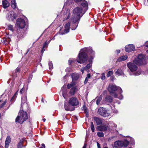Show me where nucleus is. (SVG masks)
<instances>
[{
    "mask_svg": "<svg viewBox=\"0 0 148 148\" xmlns=\"http://www.w3.org/2000/svg\"><path fill=\"white\" fill-rule=\"evenodd\" d=\"M77 3L81 2V5L82 7H77L75 8L73 11L71 20L73 22L74 27H72V30L76 29L77 25L76 23L79 20L80 18L85 13L88 9V6L87 2L84 0H74Z\"/></svg>",
    "mask_w": 148,
    "mask_h": 148,
    "instance_id": "1",
    "label": "nucleus"
},
{
    "mask_svg": "<svg viewBox=\"0 0 148 148\" xmlns=\"http://www.w3.org/2000/svg\"><path fill=\"white\" fill-rule=\"evenodd\" d=\"M146 58L145 55L141 54H139L137 58L133 60V62H129L127 64V66L132 72L130 73V75L138 76L141 73L140 71H138L135 72L138 69L137 66L135 64L138 65L145 64H146Z\"/></svg>",
    "mask_w": 148,
    "mask_h": 148,
    "instance_id": "2",
    "label": "nucleus"
},
{
    "mask_svg": "<svg viewBox=\"0 0 148 148\" xmlns=\"http://www.w3.org/2000/svg\"><path fill=\"white\" fill-rule=\"evenodd\" d=\"M87 53L90 54H94V52L92 49L89 47L88 48H84L82 49L78 55V59L77 61L79 63H82L85 62L87 60Z\"/></svg>",
    "mask_w": 148,
    "mask_h": 148,
    "instance_id": "3",
    "label": "nucleus"
},
{
    "mask_svg": "<svg viewBox=\"0 0 148 148\" xmlns=\"http://www.w3.org/2000/svg\"><path fill=\"white\" fill-rule=\"evenodd\" d=\"M108 89L109 92L111 95L114 96V97L118 98L119 99H122L123 98V96L121 95L118 97L117 94L114 92L116 90H118L121 93L122 92V90L121 88L119 86H116L114 84H110L109 85Z\"/></svg>",
    "mask_w": 148,
    "mask_h": 148,
    "instance_id": "4",
    "label": "nucleus"
},
{
    "mask_svg": "<svg viewBox=\"0 0 148 148\" xmlns=\"http://www.w3.org/2000/svg\"><path fill=\"white\" fill-rule=\"evenodd\" d=\"M28 118V116L26 112L23 110H20L18 115L16 118L15 121L16 123L18 122L21 124L27 119Z\"/></svg>",
    "mask_w": 148,
    "mask_h": 148,
    "instance_id": "5",
    "label": "nucleus"
},
{
    "mask_svg": "<svg viewBox=\"0 0 148 148\" xmlns=\"http://www.w3.org/2000/svg\"><path fill=\"white\" fill-rule=\"evenodd\" d=\"M71 16L72 15L69 9L63 10L62 12L61 17L63 21L69 20V22H72L73 23V22L71 20Z\"/></svg>",
    "mask_w": 148,
    "mask_h": 148,
    "instance_id": "6",
    "label": "nucleus"
},
{
    "mask_svg": "<svg viewBox=\"0 0 148 148\" xmlns=\"http://www.w3.org/2000/svg\"><path fill=\"white\" fill-rule=\"evenodd\" d=\"M129 142L126 139L124 140H117L114 142L113 146L114 148H121L123 146L127 147L129 145Z\"/></svg>",
    "mask_w": 148,
    "mask_h": 148,
    "instance_id": "7",
    "label": "nucleus"
},
{
    "mask_svg": "<svg viewBox=\"0 0 148 148\" xmlns=\"http://www.w3.org/2000/svg\"><path fill=\"white\" fill-rule=\"evenodd\" d=\"M16 26L20 28H23L25 27V24L24 20L21 18H18L16 21Z\"/></svg>",
    "mask_w": 148,
    "mask_h": 148,
    "instance_id": "8",
    "label": "nucleus"
},
{
    "mask_svg": "<svg viewBox=\"0 0 148 148\" xmlns=\"http://www.w3.org/2000/svg\"><path fill=\"white\" fill-rule=\"evenodd\" d=\"M98 113L101 116L106 117L110 116V114L108 113L106 109L102 107H100L98 109Z\"/></svg>",
    "mask_w": 148,
    "mask_h": 148,
    "instance_id": "9",
    "label": "nucleus"
},
{
    "mask_svg": "<svg viewBox=\"0 0 148 148\" xmlns=\"http://www.w3.org/2000/svg\"><path fill=\"white\" fill-rule=\"evenodd\" d=\"M17 16V15L16 13L13 11H10L8 14L6 18L9 21H13L16 19Z\"/></svg>",
    "mask_w": 148,
    "mask_h": 148,
    "instance_id": "10",
    "label": "nucleus"
},
{
    "mask_svg": "<svg viewBox=\"0 0 148 148\" xmlns=\"http://www.w3.org/2000/svg\"><path fill=\"white\" fill-rule=\"evenodd\" d=\"M69 104L72 106H76L79 104V101L78 99L75 97L71 98L69 101Z\"/></svg>",
    "mask_w": 148,
    "mask_h": 148,
    "instance_id": "11",
    "label": "nucleus"
},
{
    "mask_svg": "<svg viewBox=\"0 0 148 148\" xmlns=\"http://www.w3.org/2000/svg\"><path fill=\"white\" fill-rule=\"evenodd\" d=\"M71 22H69L64 25V32H60V34H61L63 35L69 32L70 28V23Z\"/></svg>",
    "mask_w": 148,
    "mask_h": 148,
    "instance_id": "12",
    "label": "nucleus"
},
{
    "mask_svg": "<svg viewBox=\"0 0 148 148\" xmlns=\"http://www.w3.org/2000/svg\"><path fill=\"white\" fill-rule=\"evenodd\" d=\"M135 49L134 46L133 45H127L125 47V51L127 52H130L133 51Z\"/></svg>",
    "mask_w": 148,
    "mask_h": 148,
    "instance_id": "13",
    "label": "nucleus"
},
{
    "mask_svg": "<svg viewBox=\"0 0 148 148\" xmlns=\"http://www.w3.org/2000/svg\"><path fill=\"white\" fill-rule=\"evenodd\" d=\"M64 108L65 110L67 111H73L74 108L70 106L69 104L65 102Z\"/></svg>",
    "mask_w": 148,
    "mask_h": 148,
    "instance_id": "14",
    "label": "nucleus"
},
{
    "mask_svg": "<svg viewBox=\"0 0 148 148\" xmlns=\"http://www.w3.org/2000/svg\"><path fill=\"white\" fill-rule=\"evenodd\" d=\"M109 127L107 125H101L97 127L98 130L100 131H104L107 130Z\"/></svg>",
    "mask_w": 148,
    "mask_h": 148,
    "instance_id": "15",
    "label": "nucleus"
},
{
    "mask_svg": "<svg viewBox=\"0 0 148 148\" xmlns=\"http://www.w3.org/2000/svg\"><path fill=\"white\" fill-rule=\"evenodd\" d=\"M11 142V138L9 136H8L6 138L5 147V148H8L9 146V144Z\"/></svg>",
    "mask_w": 148,
    "mask_h": 148,
    "instance_id": "16",
    "label": "nucleus"
},
{
    "mask_svg": "<svg viewBox=\"0 0 148 148\" xmlns=\"http://www.w3.org/2000/svg\"><path fill=\"white\" fill-rule=\"evenodd\" d=\"M51 39H50L48 42H47V41L44 43L43 47L41 51V52L42 53H43V52L45 50V48H46L47 47L50 41H51Z\"/></svg>",
    "mask_w": 148,
    "mask_h": 148,
    "instance_id": "17",
    "label": "nucleus"
},
{
    "mask_svg": "<svg viewBox=\"0 0 148 148\" xmlns=\"http://www.w3.org/2000/svg\"><path fill=\"white\" fill-rule=\"evenodd\" d=\"M92 65V63L90 62L88 64L86 67H84V70L88 72H89V71L90 70Z\"/></svg>",
    "mask_w": 148,
    "mask_h": 148,
    "instance_id": "18",
    "label": "nucleus"
},
{
    "mask_svg": "<svg viewBox=\"0 0 148 148\" xmlns=\"http://www.w3.org/2000/svg\"><path fill=\"white\" fill-rule=\"evenodd\" d=\"M3 7L4 8H6L9 5L10 3L7 0H3L2 1Z\"/></svg>",
    "mask_w": 148,
    "mask_h": 148,
    "instance_id": "19",
    "label": "nucleus"
},
{
    "mask_svg": "<svg viewBox=\"0 0 148 148\" xmlns=\"http://www.w3.org/2000/svg\"><path fill=\"white\" fill-rule=\"evenodd\" d=\"M71 76L73 80H77L79 77V74L78 73H72L71 74Z\"/></svg>",
    "mask_w": 148,
    "mask_h": 148,
    "instance_id": "20",
    "label": "nucleus"
},
{
    "mask_svg": "<svg viewBox=\"0 0 148 148\" xmlns=\"http://www.w3.org/2000/svg\"><path fill=\"white\" fill-rule=\"evenodd\" d=\"M27 100L26 96L22 97V101L21 103V107H22L23 105L26 106L27 104L26 103V101Z\"/></svg>",
    "mask_w": 148,
    "mask_h": 148,
    "instance_id": "21",
    "label": "nucleus"
},
{
    "mask_svg": "<svg viewBox=\"0 0 148 148\" xmlns=\"http://www.w3.org/2000/svg\"><path fill=\"white\" fill-rule=\"evenodd\" d=\"M127 58V56L126 55L121 56L118 58L117 61L121 62L126 60Z\"/></svg>",
    "mask_w": 148,
    "mask_h": 148,
    "instance_id": "22",
    "label": "nucleus"
},
{
    "mask_svg": "<svg viewBox=\"0 0 148 148\" xmlns=\"http://www.w3.org/2000/svg\"><path fill=\"white\" fill-rule=\"evenodd\" d=\"M105 101L108 102H111L112 101V99L111 96L107 95L105 99Z\"/></svg>",
    "mask_w": 148,
    "mask_h": 148,
    "instance_id": "23",
    "label": "nucleus"
},
{
    "mask_svg": "<svg viewBox=\"0 0 148 148\" xmlns=\"http://www.w3.org/2000/svg\"><path fill=\"white\" fill-rule=\"evenodd\" d=\"M123 74V72L121 69H118L115 72V74L118 76L122 75Z\"/></svg>",
    "mask_w": 148,
    "mask_h": 148,
    "instance_id": "24",
    "label": "nucleus"
},
{
    "mask_svg": "<svg viewBox=\"0 0 148 148\" xmlns=\"http://www.w3.org/2000/svg\"><path fill=\"white\" fill-rule=\"evenodd\" d=\"M20 68L19 67H18L12 73V75L14 77H16L17 75V74L20 71Z\"/></svg>",
    "mask_w": 148,
    "mask_h": 148,
    "instance_id": "25",
    "label": "nucleus"
},
{
    "mask_svg": "<svg viewBox=\"0 0 148 148\" xmlns=\"http://www.w3.org/2000/svg\"><path fill=\"white\" fill-rule=\"evenodd\" d=\"M23 140L22 139L18 142L17 145V148H22L23 147Z\"/></svg>",
    "mask_w": 148,
    "mask_h": 148,
    "instance_id": "26",
    "label": "nucleus"
},
{
    "mask_svg": "<svg viewBox=\"0 0 148 148\" xmlns=\"http://www.w3.org/2000/svg\"><path fill=\"white\" fill-rule=\"evenodd\" d=\"M94 119L96 121L97 124L100 125L102 123V121L100 119L95 117L94 118Z\"/></svg>",
    "mask_w": 148,
    "mask_h": 148,
    "instance_id": "27",
    "label": "nucleus"
},
{
    "mask_svg": "<svg viewBox=\"0 0 148 148\" xmlns=\"http://www.w3.org/2000/svg\"><path fill=\"white\" fill-rule=\"evenodd\" d=\"M11 5L13 9H15L16 7L17 6L15 0H12L11 2Z\"/></svg>",
    "mask_w": 148,
    "mask_h": 148,
    "instance_id": "28",
    "label": "nucleus"
},
{
    "mask_svg": "<svg viewBox=\"0 0 148 148\" xmlns=\"http://www.w3.org/2000/svg\"><path fill=\"white\" fill-rule=\"evenodd\" d=\"M127 138L128 140H130L131 145H133L135 144V142L133 138L130 137H128Z\"/></svg>",
    "mask_w": 148,
    "mask_h": 148,
    "instance_id": "29",
    "label": "nucleus"
},
{
    "mask_svg": "<svg viewBox=\"0 0 148 148\" xmlns=\"http://www.w3.org/2000/svg\"><path fill=\"white\" fill-rule=\"evenodd\" d=\"M102 95H100L99 97H98L96 101V104L97 105H98L100 104V102L102 100Z\"/></svg>",
    "mask_w": 148,
    "mask_h": 148,
    "instance_id": "30",
    "label": "nucleus"
},
{
    "mask_svg": "<svg viewBox=\"0 0 148 148\" xmlns=\"http://www.w3.org/2000/svg\"><path fill=\"white\" fill-rule=\"evenodd\" d=\"M76 91V88L75 87H73L71 89L70 93L71 95H73L74 94Z\"/></svg>",
    "mask_w": 148,
    "mask_h": 148,
    "instance_id": "31",
    "label": "nucleus"
},
{
    "mask_svg": "<svg viewBox=\"0 0 148 148\" xmlns=\"http://www.w3.org/2000/svg\"><path fill=\"white\" fill-rule=\"evenodd\" d=\"M75 85V83L74 82H73L71 84H68L67 86V87L68 89H69L71 88L74 87V86Z\"/></svg>",
    "mask_w": 148,
    "mask_h": 148,
    "instance_id": "32",
    "label": "nucleus"
},
{
    "mask_svg": "<svg viewBox=\"0 0 148 148\" xmlns=\"http://www.w3.org/2000/svg\"><path fill=\"white\" fill-rule=\"evenodd\" d=\"M49 69L50 70H52L53 68V65L52 63V62L51 61H49Z\"/></svg>",
    "mask_w": 148,
    "mask_h": 148,
    "instance_id": "33",
    "label": "nucleus"
},
{
    "mask_svg": "<svg viewBox=\"0 0 148 148\" xmlns=\"http://www.w3.org/2000/svg\"><path fill=\"white\" fill-rule=\"evenodd\" d=\"M97 135L99 137H103L104 136L103 133L101 132H98Z\"/></svg>",
    "mask_w": 148,
    "mask_h": 148,
    "instance_id": "34",
    "label": "nucleus"
},
{
    "mask_svg": "<svg viewBox=\"0 0 148 148\" xmlns=\"http://www.w3.org/2000/svg\"><path fill=\"white\" fill-rule=\"evenodd\" d=\"M90 127L92 132H94L95 131V128L93 123L92 122H91V123Z\"/></svg>",
    "mask_w": 148,
    "mask_h": 148,
    "instance_id": "35",
    "label": "nucleus"
},
{
    "mask_svg": "<svg viewBox=\"0 0 148 148\" xmlns=\"http://www.w3.org/2000/svg\"><path fill=\"white\" fill-rule=\"evenodd\" d=\"M113 74V72L112 71H109L107 75V76L108 77H110L111 75Z\"/></svg>",
    "mask_w": 148,
    "mask_h": 148,
    "instance_id": "36",
    "label": "nucleus"
},
{
    "mask_svg": "<svg viewBox=\"0 0 148 148\" xmlns=\"http://www.w3.org/2000/svg\"><path fill=\"white\" fill-rule=\"evenodd\" d=\"M17 92L18 91H16L14 94L13 96L12 97L11 99L12 100H14L16 98V97L17 96Z\"/></svg>",
    "mask_w": 148,
    "mask_h": 148,
    "instance_id": "37",
    "label": "nucleus"
},
{
    "mask_svg": "<svg viewBox=\"0 0 148 148\" xmlns=\"http://www.w3.org/2000/svg\"><path fill=\"white\" fill-rule=\"evenodd\" d=\"M114 138H115L114 136H112L110 137L108 139V141L109 142H110L111 141L114 140Z\"/></svg>",
    "mask_w": 148,
    "mask_h": 148,
    "instance_id": "38",
    "label": "nucleus"
},
{
    "mask_svg": "<svg viewBox=\"0 0 148 148\" xmlns=\"http://www.w3.org/2000/svg\"><path fill=\"white\" fill-rule=\"evenodd\" d=\"M105 74L104 73H103L101 74V78L102 80H104L105 79Z\"/></svg>",
    "mask_w": 148,
    "mask_h": 148,
    "instance_id": "39",
    "label": "nucleus"
},
{
    "mask_svg": "<svg viewBox=\"0 0 148 148\" xmlns=\"http://www.w3.org/2000/svg\"><path fill=\"white\" fill-rule=\"evenodd\" d=\"M8 28L9 30H10L12 31H13V26L12 25H9L8 27Z\"/></svg>",
    "mask_w": 148,
    "mask_h": 148,
    "instance_id": "40",
    "label": "nucleus"
},
{
    "mask_svg": "<svg viewBox=\"0 0 148 148\" xmlns=\"http://www.w3.org/2000/svg\"><path fill=\"white\" fill-rule=\"evenodd\" d=\"M6 103V101H4L1 105L0 108L2 107L5 105V103Z\"/></svg>",
    "mask_w": 148,
    "mask_h": 148,
    "instance_id": "41",
    "label": "nucleus"
},
{
    "mask_svg": "<svg viewBox=\"0 0 148 148\" xmlns=\"http://www.w3.org/2000/svg\"><path fill=\"white\" fill-rule=\"evenodd\" d=\"M66 92L65 91H64V92L63 91L62 92V95L64 97V98L66 99V95L65 94V93Z\"/></svg>",
    "mask_w": 148,
    "mask_h": 148,
    "instance_id": "42",
    "label": "nucleus"
},
{
    "mask_svg": "<svg viewBox=\"0 0 148 148\" xmlns=\"http://www.w3.org/2000/svg\"><path fill=\"white\" fill-rule=\"evenodd\" d=\"M73 59H70L68 61V63L69 64H70L73 62Z\"/></svg>",
    "mask_w": 148,
    "mask_h": 148,
    "instance_id": "43",
    "label": "nucleus"
},
{
    "mask_svg": "<svg viewBox=\"0 0 148 148\" xmlns=\"http://www.w3.org/2000/svg\"><path fill=\"white\" fill-rule=\"evenodd\" d=\"M88 78H87V77H86V78L85 79V81H84V84H86L87 83V82L88 81Z\"/></svg>",
    "mask_w": 148,
    "mask_h": 148,
    "instance_id": "44",
    "label": "nucleus"
},
{
    "mask_svg": "<svg viewBox=\"0 0 148 148\" xmlns=\"http://www.w3.org/2000/svg\"><path fill=\"white\" fill-rule=\"evenodd\" d=\"M91 75L90 73H88L87 75V77H87V78H90V77Z\"/></svg>",
    "mask_w": 148,
    "mask_h": 148,
    "instance_id": "45",
    "label": "nucleus"
},
{
    "mask_svg": "<svg viewBox=\"0 0 148 148\" xmlns=\"http://www.w3.org/2000/svg\"><path fill=\"white\" fill-rule=\"evenodd\" d=\"M97 146L98 148H101L100 145L98 142L97 143Z\"/></svg>",
    "mask_w": 148,
    "mask_h": 148,
    "instance_id": "46",
    "label": "nucleus"
},
{
    "mask_svg": "<svg viewBox=\"0 0 148 148\" xmlns=\"http://www.w3.org/2000/svg\"><path fill=\"white\" fill-rule=\"evenodd\" d=\"M145 46L146 47H148V42H147L145 44Z\"/></svg>",
    "mask_w": 148,
    "mask_h": 148,
    "instance_id": "47",
    "label": "nucleus"
},
{
    "mask_svg": "<svg viewBox=\"0 0 148 148\" xmlns=\"http://www.w3.org/2000/svg\"><path fill=\"white\" fill-rule=\"evenodd\" d=\"M86 144H84V146L82 148H86Z\"/></svg>",
    "mask_w": 148,
    "mask_h": 148,
    "instance_id": "48",
    "label": "nucleus"
},
{
    "mask_svg": "<svg viewBox=\"0 0 148 148\" xmlns=\"http://www.w3.org/2000/svg\"><path fill=\"white\" fill-rule=\"evenodd\" d=\"M116 53H119L120 52V50H116Z\"/></svg>",
    "mask_w": 148,
    "mask_h": 148,
    "instance_id": "49",
    "label": "nucleus"
},
{
    "mask_svg": "<svg viewBox=\"0 0 148 148\" xmlns=\"http://www.w3.org/2000/svg\"><path fill=\"white\" fill-rule=\"evenodd\" d=\"M84 67L82 69H81V71H82V73H84Z\"/></svg>",
    "mask_w": 148,
    "mask_h": 148,
    "instance_id": "50",
    "label": "nucleus"
},
{
    "mask_svg": "<svg viewBox=\"0 0 148 148\" xmlns=\"http://www.w3.org/2000/svg\"><path fill=\"white\" fill-rule=\"evenodd\" d=\"M32 76L33 75H31L29 77V79L30 80L31 79L32 77Z\"/></svg>",
    "mask_w": 148,
    "mask_h": 148,
    "instance_id": "51",
    "label": "nucleus"
},
{
    "mask_svg": "<svg viewBox=\"0 0 148 148\" xmlns=\"http://www.w3.org/2000/svg\"><path fill=\"white\" fill-rule=\"evenodd\" d=\"M117 112H118V111H117V110H114V111H113V112H114V113H117Z\"/></svg>",
    "mask_w": 148,
    "mask_h": 148,
    "instance_id": "52",
    "label": "nucleus"
},
{
    "mask_svg": "<svg viewBox=\"0 0 148 148\" xmlns=\"http://www.w3.org/2000/svg\"><path fill=\"white\" fill-rule=\"evenodd\" d=\"M23 91V89L22 88V89H21V90H20V93H21V94L22 93V92Z\"/></svg>",
    "mask_w": 148,
    "mask_h": 148,
    "instance_id": "53",
    "label": "nucleus"
},
{
    "mask_svg": "<svg viewBox=\"0 0 148 148\" xmlns=\"http://www.w3.org/2000/svg\"><path fill=\"white\" fill-rule=\"evenodd\" d=\"M84 110L85 112H86V107L84 106Z\"/></svg>",
    "mask_w": 148,
    "mask_h": 148,
    "instance_id": "54",
    "label": "nucleus"
},
{
    "mask_svg": "<svg viewBox=\"0 0 148 148\" xmlns=\"http://www.w3.org/2000/svg\"><path fill=\"white\" fill-rule=\"evenodd\" d=\"M42 121L43 122H45V121L46 119L45 118H44L42 119Z\"/></svg>",
    "mask_w": 148,
    "mask_h": 148,
    "instance_id": "55",
    "label": "nucleus"
},
{
    "mask_svg": "<svg viewBox=\"0 0 148 148\" xmlns=\"http://www.w3.org/2000/svg\"><path fill=\"white\" fill-rule=\"evenodd\" d=\"M114 126L116 127V124H114Z\"/></svg>",
    "mask_w": 148,
    "mask_h": 148,
    "instance_id": "56",
    "label": "nucleus"
},
{
    "mask_svg": "<svg viewBox=\"0 0 148 148\" xmlns=\"http://www.w3.org/2000/svg\"><path fill=\"white\" fill-rule=\"evenodd\" d=\"M4 43L6 45L8 43V42H4Z\"/></svg>",
    "mask_w": 148,
    "mask_h": 148,
    "instance_id": "57",
    "label": "nucleus"
},
{
    "mask_svg": "<svg viewBox=\"0 0 148 148\" xmlns=\"http://www.w3.org/2000/svg\"><path fill=\"white\" fill-rule=\"evenodd\" d=\"M103 148H108V147H103Z\"/></svg>",
    "mask_w": 148,
    "mask_h": 148,
    "instance_id": "58",
    "label": "nucleus"
},
{
    "mask_svg": "<svg viewBox=\"0 0 148 148\" xmlns=\"http://www.w3.org/2000/svg\"><path fill=\"white\" fill-rule=\"evenodd\" d=\"M147 52L148 53V50L147 51Z\"/></svg>",
    "mask_w": 148,
    "mask_h": 148,
    "instance_id": "59",
    "label": "nucleus"
},
{
    "mask_svg": "<svg viewBox=\"0 0 148 148\" xmlns=\"http://www.w3.org/2000/svg\"><path fill=\"white\" fill-rule=\"evenodd\" d=\"M1 101V100H0V103Z\"/></svg>",
    "mask_w": 148,
    "mask_h": 148,
    "instance_id": "60",
    "label": "nucleus"
},
{
    "mask_svg": "<svg viewBox=\"0 0 148 148\" xmlns=\"http://www.w3.org/2000/svg\"><path fill=\"white\" fill-rule=\"evenodd\" d=\"M35 71H33V72H34Z\"/></svg>",
    "mask_w": 148,
    "mask_h": 148,
    "instance_id": "61",
    "label": "nucleus"
},
{
    "mask_svg": "<svg viewBox=\"0 0 148 148\" xmlns=\"http://www.w3.org/2000/svg\"><path fill=\"white\" fill-rule=\"evenodd\" d=\"M9 40V39H6V40Z\"/></svg>",
    "mask_w": 148,
    "mask_h": 148,
    "instance_id": "62",
    "label": "nucleus"
},
{
    "mask_svg": "<svg viewBox=\"0 0 148 148\" xmlns=\"http://www.w3.org/2000/svg\"><path fill=\"white\" fill-rule=\"evenodd\" d=\"M129 148H132L131 147H129Z\"/></svg>",
    "mask_w": 148,
    "mask_h": 148,
    "instance_id": "63",
    "label": "nucleus"
}]
</instances>
